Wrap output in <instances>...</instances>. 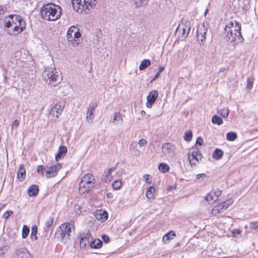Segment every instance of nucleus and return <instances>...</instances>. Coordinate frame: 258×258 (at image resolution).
<instances>
[{"label":"nucleus","instance_id":"1","mask_svg":"<svg viewBox=\"0 0 258 258\" xmlns=\"http://www.w3.org/2000/svg\"><path fill=\"white\" fill-rule=\"evenodd\" d=\"M224 35L225 40L233 46L242 42L241 26L236 22L228 23L224 28Z\"/></svg>","mask_w":258,"mask_h":258},{"label":"nucleus","instance_id":"2","mask_svg":"<svg viewBox=\"0 0 258 258\" xmlns=\"http://www.w3.org/2000/svg\"><path fill=\"white\" fill-rule=\"evenodd\" d=\"M62 9L59 6L52 3L44 5L41 8L40 15L44 20L53 21L60 17Z\"/></svg>","mask_w":258,"mask_h":258},{"label":"nucleus","instance_id":"3","mask_svg":"<svg viewBox=\"0 0 258 258\" xmlns=\"http://www.w3.org/2000/svg\"><path fill=\"white\" fill-rule=\"evenodd\" d=\"M42 75L45 82L52 86H57L61 81V77L54 65L45 68Z\"/></svg>","mask_w":258,"mask_h":258},{"label":"nucleus","instance_id":"4","mask_svg":"<svg viewBox=\"0 0 258 258\" xmlns=\"http://www.w3.org/2000/svg\"><path fill=\"white\" fill-rule=\"evenodd\" d=\"M73 229H75L73 224L68 222L63 223L57 227L56 234L60 236L61 242L66 243L70 239V236Z\"/></svg>","mask_w":258,"mask_h":258},{"label":"nucleus","instance_id":"5","mask_svg":"<svg viewBox=\"0 0 258 258\" xmlns=\"http://www.w3.org/2000/svg\"><path fill=\"white\" fill-rule=\"evenodd\" d=\"M94 176L91 173L85 175L79 183V190L83 193L88 192L90 189L94 187L95 183Z\"/></svg>","mask_w":258,"mask_h":258},{"label":"nucleus","instance_id":"6","mask_svg":"<svg viewBox=\"0 0 258 258\" xmlns=\"http://www.w3.org/2000/svg\"><path fill=\"white\" fill-rule=\"evenodd\" d=\"M81 36L80 29L77 26H72L67 31V39L69 43L75 46L80 43Z\"/></svg>","mask_w":258,"mask_h":258},{"label":"nucleus","instance_id":"7","mask_svg":"<svg viewBox=\"0 0 258 258\" xmlns=\"http://www.w3.org/2000/svg\"><path fill=\"white\" fill-rule=\"evenodd\" d=\"M64 106V103L60 101L55 103L49 112L48 115L51 119L56 120L59 116L61 114Z\"/></svg>","mask_w":258,"mask_h":258},{"label":"nucleus","instance_id":"8","mask_svg":"<svg viewBox=\"0 0 258 258\" xmlns=\"http://www.w3.org/2000/svg\"><path fill=\"white\" fill-rule=\"evenodd\" d=\"M232 203V199H230L216 205L212 210V214L216 215L217 214L222 212L223 211L227 209Z\"/></svg>","mask_w":258,"mask_h":258},{"label":"nucleus","instance_id":"9","mask_svg":"<svg viewBox=\"0 0 258 258\" xmlns=\"http://www.w3.org/2000/svg\"><path fill=\"white\" fill-rule=\"evenodd\" d=\"M208 31L207 28L204 24L199 25L197 29V41L200 44H203L206 41V36Z\"/></svg>","mask_w":258,"mask_h":258},{"label":"nucleus","instance_id":"10","mask_svg":"<svg viewBox=\"0 0 258 258\" xmlns=\"http://www.w3.org/2000/svg\"><path fill=\"white\" fill-rule=\"evenodd\" d=\"M26 28V24L25 22H19V24L18 23L17 25H15L14 26H12L11 27L7 28H8V33L11 35H17L20 33H21L22 31H24V30Z\"/></svg>","mask_w":258,"mask_h":258},{"label":"nucleus","instance_id":"11","mask_svg":"<svg viewBox=\"0 0 258 258\" xmlns=\"http://www.w3.org/2000/svg\"><path fill=\"white\" fill-rule=\"evenodd\" d=\"M61 164L57 163L50 166H47L45 176L47 178H53L56 176L58 171L61 168Z\"/></svg>","mask_w":258,"mask_h":258},{"label":"nucleus","instance_id":"12","mask_svg":"<svg viewBox=\"0 0 258 258\" xmlns=\"http://www.w3.org/2000/svg\"><path fill=\"white\" fill-rule=\"evenodd\" d=\"M25 21L19 15H11L9 16L8 20L6 22L5 26L7 28H9L12 26L17 25L19 22H22Z\"/></svg>","mask_w":258,"mask_h":258},{"label":"nucleus","instance_id":"13","mask_svg":"<svg viewBox=\"0 0 258 258\" xmlns=\"http://www.w3.org/2000/svg\"><path fill=\"white\" fill-rule=\"evenodd\" d=\"M98 106L96 102L91 103L88 108L87 111L86 120L89 123H92L94 119L95 115L94 112Z\"/></svg>","mask_w":258,"mask_h":258},{"label":"nucleus","instance_id":"14","mask_svg":"<svg viewBox=\"0 0 258 258\" xmlns=\"http://www.w3.org/2000/svg\"><path fill=\"white\" fill-rule=\"evenodd\" d=\"M80 245L81 248L86 247L87 244H89L90 243V238H92L91 232L88 230L80 233Z\"/></svg>","mask_w":258,"mask_h":258},{"label":"nucleus","instance_id":"15","mask_svg":"<svg viewBox=\"0 0 258 258\" xmlns=\"http://www.w3.org/2000/svg\"><path fill=\"white\" fill-rule=\"evenodd\" d=\"M31 258V255L25 248L18 249L12 255V258Z\"/></svg>","mask_w":258,"mask_h":258},{"label":"nucleus","instance_id":"16","mask_svg":"<svg viewBox=\"0 0 258 258\" xmlns=\"http://www.w3.org/2000/svg\"><path fill=\"white\" fill-rule=\"evenodd\" d=\"M158 95V92L156 90H152L149 93L147 97V107L150 108L155 103Z\"/></svg>","mask_w":258,"mask_h":258},{"label":"nucleus","instance_id":"17","mask_svg":"<svg viewBox=\"0 0 258 258\" xmlns=\"http://www.w3.org/2000/svg\"><path fill=\"white\" fill-rule=\"evenodd\" d=\"M191 156L192 157V159H190V153L188 154V158L189 161L190 165L192 166V165H196V163L193 162V159L196 160L197 162H199V160H201L203 158V155L202 153L200 152L199 150L198 149H196L193 150L191 153Z\"/></svg>","mask_w":258,"mask_h":258},{"label":"nucleus","instance_id":"18","mask_svg":"<svg viewBox=\"0 0 258 258\" xmlns=\"http://www.w3.org/2000/svg\"><path fill=\"white\" fill-rule=\"evenodd\" d=\"M191 25L190 22L188 21H186L183 22L182 24L177 27L176 30H182V36L184 38H186L189 33L190 30Z\"/></svg>","mask_w":258,"mask_h":258},{"label":"nucleus","instance_id":"19","mask_svg":"<svg viewBox=\"0 0 258 258\" xmlns=\"http://www.w3.org/2000/svg\"><path fill=\"white\" fill-rule=\"evenodd\" d=\"M95 217L98 221L103 222L107 220L108 215L106 211L97 210L95 213Z\"/></svg>","mask_w":258,"mask_h":258},{"label":"nucleus","instance_id":"20","mask_svg":"<svg viewBox=\"0 0 258 258\" xmlns=\"http://www.w3.org/2000/svg\"><path fill=\"white\" fill-rule=\"evenodd\" d=\"M67 148L64 146H60L58 148V151L57 154L55 155V160L58 161L63 156L67 154Z\"/></svg>","mask_w":258,"mask_h":258},{"label":"nucleus","instance_id":"21","mask_svg":"<svg viewBox=\"0 0 258 258\" xmlns=\"http://www.w3.org/2000/svg\"><path fill=\"white\" fill-rule=\"evenodd\" d=\"M39 192V187L37 185L33 184L28 189V194L30 197H36Z\"/></svg>","mask_w":258,"mask_h":258},{"label":"nucleus","instance_id":"22","mask_svg":"<svg viewBox=\"0 0 258 258\" xmlns=\"http://www.w3.org/2000/svg\"><path fill=\"white\" fill-rule=\"evenodd\" d=\"M17 177L21 181H23L25 179L26 169L24 164L21 165L20 166L17 173Z\"/></svg>","mask_w":258,"mask_h":258},{"label":"nucleus","instance_id":"23","mask_svg":"<svg viewBox=\"0 0 258 258\" xmlns=\"http://www.w3.org/2000/svg\"><path fill=\"white\" fill-rule=\"evenodd\" d=\"M83 2L85 3L86 13H88L90 9H92L93 7H95L97 4L96 0H86L83 1Z\"/></svg>","mask_w":258,"mask_h":258},{"label":"nucleus","instance_id":"24","mask_svg":"<svg viewBox=\"0 0 258 258\" xmlns=\"http://www.w3.org/2000/svg\"><path fill=\"white\" fill-rule=\"evenodd\" d=\"M149 0H135L133 5L135 8L145 7L148 4Z\"/></svg>","mask_w":258,"mask_h":258},{"label":"nucleus","instance_id":"25","mask_svg":"<svg viewBox=\"0 0 258 258\" xmlns=\"http://www.w3.org/2000/svg\"><path fill=\"white\" fill-rule=\"evenodd\" d=\"M89 245L92 248H100L102 246V242L99 239H95L94 240H92L89 243Z\"/></svg>","mask_w":258,"mask_h":258},{"label":"nucleus","instance_id":"26","mask_svg":"<svg viewBox=\"0 0 258 258\" xmlns=\"http://www.w3.org/2000/svg\"><path fill=\"white\" fill-rule=\"evenodd\" d=\"M75 11L79 13H83L84 12L86 13V8L85 6V3H78V5H72Z\"/></svg>","mask_w":258,"mask_h":258},{"label":"nucleus","instance_id":"27","mask_svg":"<svg viewBox=\"0 0 258 258\" xmlns=\"http://www.w3.org/2000/svg\"><path fill=\"white\" fill-rule=\"evenodd\" d=\"M173 146L170 143H165L162 145V151L164 154H169L173 150Z\"/></svg>","mask_w":258,"mask_h":258},{"label":"nucleus","instance_id":"28","mask_svg":"<svg viewBox=\"0 0 258 258\" xmlns=\"http://www.w3.org/2000/svg\"><path fill=\"white\" fill-rule=\"evenodd\" d=\"M175 236L176 234L175 232L173 231H170L163 236L162 240L165 243H166L169 240L172 239Z\"/></svg>","mask_w":258,"mask_h":258},{"label":"nucleus","instance_id":"29","mask_svg":"<svg viewBox=\"0 0 258 258\" xmlns=\"http://www.w3.org/2000/svg\"><path fill=\"white\" fill-rule=\"evenodd\" d=\"M223 155V151L219 149H216L212 153V157L216 160L220 159Z\"/></svg>","mask_w":258,"mask_h":258},{"label":"nucleus","instance_id":"30","mask_svg":"<svg viewBox=\"0 0 258 258\" xmlns=\"http://www.w3.org/2000/svg\"><path fill=\"white\" fill-rule=\"evenodd\" d=\"M205 200L209 203H213L217 200L216 196L215 194L213 193V191H211L205 197Z\"/></svg>","mask_w":258,"mask_h":258},{"label":"nucleus","instance_id":"31","mask_svg":"<svg viewBox=\"0 0 258 258\" xmlns=\"http://www.w3.org/2000/svg\"><path fill=\"white\" fill-rule=\"evenodd\" d=\"M151 64V61L150 59H144L142 60L141 63L139 66V70L141 71H143L145 70L147 68H148Z\"/></svg>","mask_w":258,"mask_h":258},{"label":"nucleus","instance_id":"32","mask_svg":"<svg viewBox=\"0 0 258 258\" xmlns=\"http://www.w3.org/2000/svg\"><path fill=\"white\" fill-rule=\"evenodd\" d=\"M37 227L35 225H33L31 228V238L33 240H36L38 239L37 236Z\"/></svg>","mask_w":258,"mask_h":258},{"label":"nucleus","instance_id":"33","mask_svg":"<svg viewBox=\"0 0 258 258\" xmlns=\"http://www.w3.org/2000/svg\"><path fill=\"white\" fill-rule=\"evenodd\" d=\"M212 122L213 124L220 125L223 123V121L220 116L217 115H214L212 118Z\"/></svg>","mask_w":258,"mask_h":258},{"label":"nucleus","instance_id":"34","mask_svg":"<svg viewBox=\"0 0 258 258\" xmlns=\"http://www.w3.org/2000/svg\"><path fill=\"white\" fill-rule=\"evenodd\" d=\"M155 188L153 186H150L146 191V197L148 199H152L154 197Z\"/></svg>","mask_w":258,"mask_h":258},{"label":"nucleus","instance_id":"35","mask_svg":"<svg viewBox=\"0 0 258 258\" xmlns=\"http://www.w3.org/2000/svg\"><path fill=\"white\" fill-rule=\"evenodd\" d=\"M123 121L121 114L120 112H116L113 117V122L115 124H118L120 122L121 123Z\"/></svg>","mask_w":258,"mask_h":258},{"label":"nucleus","instance_id":"36","mask_svg":"<svg viewBox=\"0 0 258 258\" xmlns=\"http://www.w3.org/2000/svg\"><path fill=\"white\" fill-rule=\"evenodd\" d=\"M159 170L163 173H166L169 170V166L164 163H160L158 166Z\"/></svg>","mask_w":258,"mask_h":258},{"label":"nucleus","instance_id":"37","mask_svg":"<svg viewBox=\"0 0 258 258\" xmlns=\"http://www.w3.org/2000/svg\"><path fill=\"white\" fill-rule=\"evenodd\" d=\"M237 138V134L235 132H228L226 134V139L229 141H233Z\"/></svg>","mask_w":258,"mask_h":258},{"label":"nucleus","instance_id":"38","mask_svg":"<svg viewBox=\"0 0 258 258\" xmlns=\"http://www.w3.org/2000/svg\"><path fill=\"white\" fill-rule=\"evenodd\" d=\"M254 79L252 77H250L247 79V85L246 87V90L247 91H249L253 86Z\"/></svg>","mask_w":258,"mask_h":258},{"label":"nucleus","instance_id":"39","mask_svg":"<svg viewBox=\"0 0 258 258\" xmlns=\"http://www.w3.org/2000/svg\"><path fill=\"white\" fill-rule=\"evenodd\" d=\"M218 113L223 118H226L228 116V115L229 113V110L227 108H224L221 110H218Z\"/></svg>","mask_w":258,"mask_h":258},{"label":"nucleus","instance_id":"40","mask_svg":"<svg viewBox=\"0 0 258 258\" xmlns=\"http://www.w3.org/2000/svg\"><path fill=\"white\" fill-rule=\"evenodd\" d=\"M30 232L29 227L26 225H24L22 228V236L23 238H26Z\"/></svg>","mask_w":258,"mask_h":258},{"label":"nucleus","instance_id":"41","mask_svg":"<svg viewBox=\"0 0 258 258\" xmlns=\"http://www.w3.org/2000/svg\"><path fill=\"white\" fill-rule=\"evenodd\" d=\"M46 169L43 165H38L37 168V172L38 174L41 175L42 176H44V173H46Z\"/></svg>","mask_w":258,"mask_h":258},{"label":"nucleus","instance_id":"42","mask_svg":"<svg viewBox=\"0 0 258 258\" xmlns=\"http://www.w3.org/2000/svg\"><path fill=\"white\" fill-rule=\"evenodd\" d=\"M122 186L121 180H116L112 183V187L114 190L119 189Z\"/></svg>","mask_w":258,"mask_h":258},{"label":"nucleus","instance_id":"43","mask_svg":"<svg viewBox=\"0 0 258 258\" xmlns=\"http://www.w3.org/2000/svg\"><path fill=\"white\" fill-rule=\"evenodd\" d=\"M192 137V134L191 131L188 130L184 134V139L187 142H189L191 140Z\"/></svg>","mask_w":258,"mask_h":258},{"label":"nucleus","instance_id":"44","mask_svg":"<svg viewBox=\"0 0 258 258\" xmlns=\"http://www.w3.org/2000/svg\"><path fill=\"white\" fill-rule=\"evenodd\" d=\"M54 218L53 217H49L48 220L45 222V225L46 227L49 228L53 223Z\"/></svg>","mask_w":258,"mask_h":258},{"label":"nucleus","instance_id":"45","mask_svg":"<svg viewBox=\"0 0 258 258\" xmlns=\"http://www.w3.org/2000/svg\"><path fill=\"white\" fill-rule=\"evenodd\" d=\"M164 69H165V68L164 67H161L159 68L158 71L156 73V74H155V75L154 76V77L152 79V81L155 80L157 78H158L159 76H160V74L162 72L164 71Z\"/></svg>","mask_w":258,"mask_h":258},{"label":"nucleus","instance_id":"46","mask_svg":"<svg viewBox=\"0 0 258 258\" xmlns=\"http://www.w3.org/2000/svg\"><path fill=\"white\" fill-rule=\"evenodd\" d=\"M249 226L251 229L258 230V222H250Z\"/></svg>","mask_w":258,"mask_h":258},{"label":"nucleus","instance_id":"47","mask_svg":"<svg viewBox=\"0 0 258 258\" xmlns=\"http://www.w3.org/2000/svg\"><path fill=\"white\" fill-rule=\"evenodd\" d=\"M13 214V212L12 211H7L4 214L3 217L6 219H7Z\"/></svg>","mask_w":258,"mask_h":258},{"label":"nucleus","instance_id":"48","mask_svg":"<svg viewBox=\"0 0 258 258\" xmlns=\"http://www.w3.org/2000/svg\"><path fill=\"white\" fill-rule=\"evenodd\" d=\"M243 3H244V7H243V9L248 10L250 8V0H243Z\"/></svg>","mask_w":258,"mask_h":258},{"label":"nucleus","instance_id":"49","mask_svg":"<svg viewBox=\"0 0 258 258\" xmlns=\"http://www.w3.org/2000/svg\"><path fill=\"white\" fill-rule=\"evenodd\" d=\"M102 34V33L101 31L98 32L95 35L94 37V39L97 42H99L100 41V39L101 37V35Z\"/></svg>","mask_w":258,"mask_h":258},{"label":"nucleus","instance_id":"50","mask_svg":"<svg viewBox=\"0 0 258 258\" xmlns=\"http://www.w3.org/2000/svg\"><path fill=\"white\" fill-rule=\"evenodd\" d=\"M147 143V141L144 139H141L139 141V145L140 147L145 146Z\"/></svg>","mask_w":258,"mask_h":258},{"label":"nucleus","instance_id":"51","mask_svg":"<svg viewBox=\"0 0 258 258\" xmlns=\"http://www.w3.org/2000/svg\"><path fill=\"white\" fill-rule=\"evenodd\" d=\"M102 240L103 241L106 243H107L109 242L110 241V238L107 235H105V234H103L102 236Z\"/></svg>","mask_w":258,"mask_h":258},{"label":"nucleus","instance_id":"52","mask_svg":"<svg viewBox=\"0 0 258 258\" xmlns=\"http://www.w3.org/2000/svg\"><path fill=\"white\" fill-rule=\"evenodd\" d=\"M196 144L199 145H202L203 144V140L201 137H198L196 141Z\"/></svg>","mask_w":258,"mask_h":258},{"label":"nucleus","instance_id":"53","mask_svg":"<svg viewBox=\"0 0 258 258\" xmlns=\"http://www.w3.org/2000/svg\"><path fill=\"white\" fill-rule=\"evenodd\" d=\"M6 11V8L0 5V15H3Z\"/></svg>","mask_w":258,"mask_h":258},{"label":"nucleus","instance_id":"54","mask_svg":"<svg viewBox=\"0 0 258 258\" xmlns=\"http://www.w3.org/2000/svg\"><path fill=\"white\" fill-rule=\"evenodd\" d=\"M112 172V171L110 168L108 170L106 175V178H107V179H109L110 177H112V176H111Z\"/></svg>","mask_w":258,"mask_h":258},{"label":"nucleus","instance_id":"55","mask_svg":"<svg viewBox=\"0 0 258 258\" xmlns=\"http://www.w3.org/2000/svg\"><path fill=\"white\" fill-rule=\"evenodd\" d=\"M213 193L215 194V196H216V199H218V198L221 195V191L220 190H217L215 191H213Z\"/></svg>","mask_w":258,"mask_h":258},{"label":"nucleus","instance_id":"56","mask_svg":"<svg viewBox=\"0 0 258 258\" xmlns=\"http://www.w3.org/2000/svg\"><path fill=\"white\" fill-rule=\"evenodd\" d=\"M176 188V185H174L168 186L167 188V190L168 191H170L172 190L173 189H175Z\"/></svg>","mask_w":258,"mask_h":258},{"label":"nucleus","instance_id":"57","mask_svg":"<svg viewBox=\"0 0 258 258\" xmlns=\"http://www.w3.org/2000/svg\"><path fill=\"white\" fill-rule=\"evenodd\" d=\"M78 3H82V0H72V5L77 6L78 5Z\"/></svg>","mask_w":258,"mask_h":258},{"label":"nucleus","instance_id":"58","mask_svg":"<svg viewBox=\"0 0 258 258\" xmlns=\"http://www.w3.org/2000/svg\"><path fill=\"white\" fill-rule=\"evenodd\" d=\"M20 123V121L18 119H15L13 124V126H15L16 127H17L19 126Z\"/></svg>","mask_w":258,"mask_h":258},{"label":"nucleus","instance_id":"59","mask_svg":"<svg viewBox=\"0 0 258 258\" xmlns=\"http://www.w3.org/2000/svg\"><path fill=\"white\" fill-rule=\"evenodd\" d=\"M144 179L146 183H150V181H149V175L148 174L144 175Z\"/></svg>","mask_w":258,"mask_h":258},{"label":"nucleus","instance_id":"60","mask_svg":"<svg viewBox=\"0 0 258 258\" xmlns=\"http://www.w3.org/2000/svg\"><path fill=\"white\" fill-rule=\"evenodd\" d=\"M196 177H197V179H200L201 177H206V174L205 173L199 174L197 175Z\"/></svg>","mask_w":258,"mask_h":258},{"label":"nucleus","instance_id":"61","mask_svg":"<svg viewBox=\"0 0 258 258\" xmlns=\"http://www.w3.org/2000/svg\"><path fill=\"white\" fill-rule=\"evenodd\" d=\"M118 164H119V162H117V163H116L115 164V165L113 167L110 168V169L111 170V171L112 172L114 171V170H115L116 169Z\"/></svg>","mask_w":258,"mask_h":258},{"label":"nucleus","instance_id":"62","mask_svg":"<svg viewBox=\"0 0 258 258\" xmlns=\"http://www.w3.org/2000/svg\"><path fill=\"white\" fill-rule=\"evenodd\" d=\"M6 207V204H0V211Z\"/></svg>","mask_w":258,"mask_h":258},{"label":"nucleus","instance_id":"63","mask_svg":"<svg viewBox=\"0 0 258 258\" xmlns=\"http://www.w3.org/2000/svg\"><path fill=\"white\" fill-rule=\"evenodd\" d=\"M240 232V230H235L233 233V235L234 236L235 235V234H236V233H237V234H239Z\"/></svg>","mask_w":258,"mask_h":258},{"label":"nucleus","instance_id":"64","mask_svg":"<svg viewBox=\"0 0 258 258\" xmlns=\"http://www.w3.org/2000/svg\"><path fill=\"white\" fill-rule=\"evenodd\" d=\"M226 70V69L225 68H221L219 70V72H223L224 71Z\"/></svg>","mask_w":258,"mask_h":258}]
</instances>
